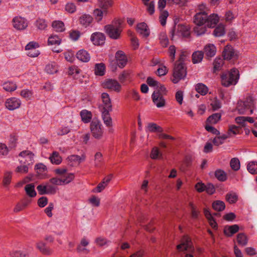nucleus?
<instances>
[{
	"mask_svg": "<svg viewBox=\"0 0 257 257\" xmlns=\"http://www.w3.org/2000/svg\"><path fill=\"white\" fill-rule=\"evenodd\" d=\"M147 82L151 87L155 88L152 95L154 104L157 107H163L165 106L166 100L164 95L167 94V89L164 85L161 84L154 78L149 77L147 79Z\"/></svg>",
	"mask_w": 257,
	"mask_h": 257,
	"instance_id": "f257e3e1",
	"label": "nucleus"
},
{
	"mask_svg": "<svg viewBox=\"0 0 257 257\" xmlns=\"http://www.w3.org/2000/svg\"><path fill=\"white\" fill-rule=\"evenodd\" d=\"M122 24L121 19H115L111 23L104 26V32L110 39L118 40L121 38L123 31Z\"/></svg>",
	"mask_w": 257,
	"mask_h": 257,
	"instance_id": "f03ea898",
	"label": "nucleus"
},
{
	"mask_svg": "<svg viewBox=\"0 0 257 257\" xmlns=\"http://www.w3.org/2000/svg\"><path fill=\"white\" fill-rule=\"evenodd\" d=\"M220 16L215 13L209 16L201 13H197L194 16V23L197 24H205L207 28H214L220 21Z\"/></svg>",
	"mask_w": 257,
	"mask_h": 257,
	"instance_id": "7ed1b4c3",
	"label": "nucleus"
},
{
	"mask_svg": "<svg viewBox=\"0 0 257 257\" xmlns=\"http://www.w3.org/2000/svg\"><path fill=\"white\" fill-rule=\"evenodd\" d=\"M239 70L235 68L223 72L221 75V84L224 87H229L237 84L239 79Z\"/></svg>",
	"mask_w": 257,
	"mask_h": 257,
	"instance_id": "20e7f679",
	"label": "nucleus"
},
{
	"mask_svg": "<svg viewBox=\"0 0 257 257\" xmlns=\"http://www.w3.org/2000/svg\"><path fill=\"white\" fill-rule=\"evenodd\" d=\"M177 249L178 251H188L184 257H194L192 254L194 251V248L192 245L191 239L187 235L183 236L180 240V243L177 245Z\"/></svg>",
	"mask_w": 257,
	"mask_h": 257,
	"instance_id": "39448f33",
	"label": "nucleus"
},
{
	"mask_svg": "<svg viewBox=\"0 0 257 257\" xmlns=\"http://www.w3.org/2000/svg\"><path fill=\"white\" fill-rule=\"evenodd\" d=\"M186 75V68L184 63L176 62L173 69L171 81L177 83L180 80L184 78Z\"/></svg>",
	"mask_w": 257,
	"mask_h": 257,
	"instance_id": "423d86ee",
	"label": "nucleus"
},
{
	"mask_svg": "<svg viewBox=\"0 0 257 257\" xmlns=\"http://www.w3.org/2000/svg\"><path fill=\"white\" fill-rule=\"evenodd\" d=\"M236 108L239 111L252 112L255 110V101L252 97H248L244 100L238 102Z\"/></svg>",
	"mask_w": 257,
	"mask_h": 257,
	"instance_id": "0eeeda50",
	"label": "nucleus"
},
{
	"mask_svg": "<svg viewBox=\"0 0 257 257\" xmlns=\"http://www.w3.org/2000/svg\"><path fill=\"white\" fill-rule=\"evenodd\" d=\"M100 85L103 88L110 91L119 92L122 89L121 85L114 79H105L101 81Z\"/></svg>",
	"mask_w": 257,
	"mask_h": 257,
	"instance_id": "6e6552de",
	"label": "nucleus"
},
{
	"mask_svg": "<svg viewBox=\"0 0 257 257\" xmlns=\"http://www.w3.org/2000/svg\"><path fill=\"white\" fill-rule=\"evenodd\" d=\"M90 131L94 138L101 139L103 134L104 128L100 121L97 119H93L90 123Z\"/></svg>",
	"mask_w": 257,
	"mask_h": 257,
	"instance_id": "1a4fd4ad",
	"label": "nucleus"
},
{
	"mask_svg": "<svg viewBox=\"0 0 257 257\" xmlns=\"http://www.w3.org/2000/svg\"><path fill=\"white\" fill-rule=\"evenodd\" d=\"M12 24L13 27L16 30L23 31L28 27V22L25 18L17 16L13 18Z\"/></svg>",
	"mask_w": 257,
	"mask_h": 257,
	"instance_id": "9d476101",
	"label": "nucleus"
},
{
	"mask_svg": "<svg viewBox=\"0 0 257 257\" xmlns=\"http://www.w3.org/2000/svg\"><path fill=\"white\" fill-rule=\"evenodd\" d=\"M190 28L189 25L186 24L176 25L173 32V37L176 35L183 37H187L190 36Z\"/></svg>",
	"mask_w": 257,
	"mask_h": 257,
	"instance_id": "9b49d317",
	"label": "nucleus"
},
{
	"mask_svg": "<svg viewBox=\"0 0 257 257\" xmlns=\"http://www.w3.org/2000/svg\"><path fill=\"white\" fill-rule=\"evenodd\" d=\"M40 45L38 43L35 41L29 42L25 47V50L27 51V55L31 57H38L40 52L38 49Z\"/></svg>",
	"mask_w": 257,
	"mask_h": 257,
	"instance_id": "f8f14e48",
	"label": "nucleus"
},
{
	"mask_svg": "<svg viewBox=\"0 0 257 257\" xmlns=\"http://www.w3.org/2000/svg\"><path fill=\"white\" fill-rule=\"evenodd\" d=\"M105 35L100 32H95L93 33L90 37V40L93 45L95 46H102L105 42Z\"/></svg>",
	"mask_w": 257,
	"mask_h": 257,
	"instance_id": "ddd939ff",
	"label": "nucleus"
},
{
	"mask_svg": "<svg viewBox=\"0 0 257 257\" xmlns=\"http://www.w3.org/2000/svg\"><path fill=\"white\" fill-rule=\"evenodd\" d=\"M238 56V53L231 46H226L222 52V56L225 60L236 59Z\"/></svg>",
	"mask_w": 257,
	"mask_h": 257,
	"instance_id": "4468645a",
	"label": "nucleus"
},
{
	"mask_svg": "<svg viewBox=\"0 0 257 257\" xmlns=\"http://www.w3.org/2000/svg\"><path fill=\"white\" fill-rule=\"evenodd\" d=\"M101 97L103 102V106L100 107V110L102 112H109L112 111L110 99L108 94L104 92L102 93Z\"/></svg>",
	"mask_w": 257,
	"mask_h": 257,
	"instance_id": "2eb2a0df",
	"label": "nucleus"
},
{
	"mask_svg": "<svg viewBox=\"0 0 257 257\" xmlns=\"http://www.w3.org/2000/svg\"><path fill=\"white\" fill-rule=\"evenodd\" d=\"M21 100L17 97H13L7 99L5 106L9 110H14L20 107Z\"/></svg>",
	"mask_w": 257,
	"mask_h": 257,
	"instance_id": "dca6fc26",
	"label": "nucleus"
},
{
	"mask_svg": "<svg viewBox=\"0 0 257 257\" xmlns=\"http://www.w3.org/2000/svg\"><path fill=\"white\" fill-rule=\"evenodd\" d=\"M79 24L84 28L91 26L94 22L93 17L88 14H83L79 18Z\"/></svg>",
	"mask_w": 257,
	"mask_h": 257,
	"instance_id": "f3484780",
	"label": "nucleus"
},
{
	"mask_svg": "<svg viewBox=\"0 0 257 257\" xmlns=\"http://www.w3.org/2000/svg\"><path fill=\"white\" fill-rule=\"evenodd\" d=\"M108 13V10L102 9L101 8H95L93 10L92 14L94 20L96 22H100L104 17L106 16Z\"/></svg>",
	"mask_w": 257,
	"mask_h": 257,
	"instance_id": "a211bd4d",
	"label": "nucleus"
},
{
	"mask_svg": "<svg viewBox=\"0 0 257 257\" xmlns=\"http://www.w3.org/2000/svg\"><path fill=\"white\" fill-rule=\"evenodd\" d=\"M136 31L143 38H147L150 34L149 27L144 22L138 23L136 26Z\"/></svg>",
	"mask_w": 257,
	"mask_h": 257,
	"instance_id": "6ab92c4d",
	"label": "nucleus"
},
{
	"mask_svg": "<svg viewBox=\"0 0 257 257\" xmlns=\"http://www.w3.org/2000/svg\"><path fill=\"white\" fill-rule=\"evenodd\" d=\"M19 156L24 159H19L21 164H30L33 163L34 154L30 151L25 150L19 154Z\"/></svg>",
	"mask_w": 257,
	"mask_h": 257,
	"instance_id": "aec40b11",
	"label": "nucleus"
},
{
	"mask_svg": "<svg viewBox=\"0 0 257 257\" xmlns=\"http://www.w3.org/2000/svg\"><path fill=\"white\" fill-rule=\"evenodd\" d=\"M74 178L73 174L67 175L66 178L60 177V178H52L50 180V182L56 185H61L62 184H68Z\"/></svg>",
	"mask_w": 257,
	"mask_h": 257,
	"instance_id": "412c9836",
	"label": "nucleus"
},
{
	"mask_svg": "<svg viewBox=\"0 0 257 257\" xmlns=\"http://www.w3.org/2000/svg\"><path fill=\"white\" fill-rule=\"evenodd\" d=\"M216 52V46L213 44L208 43L204 46L203 52L207 58H210L215 55Z\"/></svg>",
	"mask_w": 257,
	"mask_h": 257,
	"instance_id": "4be33fe9",
	"label": "nucleus"
},
{
	"mask_svg": "<svg viewBox=\"0 0 257 257\" xmlns=\"http://www.w3.org/2000/svg\"><path fill=\"white\" fill-rule=\"evenodd\" d=\"M115 60L118 66L120 68L124 67L127 62V59L123 52L117 51L115 54Z\"/></svg>",
	"mask_w": 257,
	"mask_h": 257,
	"instance_id": "5701e85b",
	"label": "nucleus"
},
{
	"mask_svg": "<svg viewBox=\"0 0 257 257\" xmlns=\"http://www.w3.org/2000/svg\"><path fill=\"white\" fill-rule=\"evenodd\" d=\"M76 56L79 61L84 63L89 62L91 58L90 54L84 49L79 50L77 52Z\"/></svg>",
	"mask_w": 257,
	"mask_h": 257,
	"instance_id": "b1692460",
	"label": "nucleus"
},
{
	"mask_svg": "<svg viewBox=\"0 0 257 257\" xmlns=\"http://www.w3.org/2000/svg\"><path fill=\"white\" fill-rule=\"evenodd\" d=\"M94 73L97 76H103L106 72V66L103 63H98L94 65Z\"/></svg>",
	"mask_w": 257,
	"mask_h": 257,
	"instance_id": "393cba45",
	"label": "nucleus"
},
{
	"mask_svg": "<svg viewBox=\"0 0 257 257\" xmlns=\"http://www.w3.org/2000/svg\"><path fill=\"white\" fill-rule=\"evenodd\" d=\"M45 72L48 74H54L58 71V65L55 62H51L46 65Z\"/></svg>",
	"mask_w": 257,
	"mask_h": 257,
	"instance_id": "a878e982",
	"label": "nucleus"
},
{
	"mask_svg": "<svg viewBox=\"0 0 257 257\" xmlns=\"http://www.w3.org/2000/svg\"><path fill=\"white\" fill-rule=\"evenodd\" d=\"M239 226L237 224L226 225L224 228V233L227 236H231L239 230Z\"/></svg>",
	"mask_w": 257,
	"mask_h": 257,
	"instance_id": "bb28decb",
	"label": "nucleus"
},
{
	"mask_svg": "<svg viewBox=\"0 0 257 257\" xmlns=\"http://www.w3.org/2000/svg\"><path fill=\"white\" fill-rule=\"evenodd\" d=\"M61 38L56 34H52L49 36L47 40V44L48 46H58L61 44Z\"/></svg>",
	"mask_w": 257,
	"mask_h": 257,
	"instance_id": "cd10ccee",
	"label": "nucleus"
},
{
	"mask_svg": "<svg viewBox=\"0 0 257 257\" xmlns=\"http://www.w3.org/2000/svg\"><path fill=\"white\" fill-rule=\"evenodd\" d=\"M210 104L208 107V110L210 111L218 110L221 106V104L216 97L210 98Z\"/></svg>",
	"mask_w": 257,
	"mask_h": 257,
	"instance_id": "c85d7f7f",
	"label": "nucleus"
},
{
	"mask_svg": "<svg viewBox=\"0 0 257 257\" xmlns=\"http://www.w3.org/2000/svg\"><path fill=\"white\" fill-rule=\"evenodd\" d=\"M51 26L54 31L58 33L63 32L66 30L64 23L60 20L52 22Z\"/></svg>",
	"mask_w": 257,
	"mask_h": 257,
	"instance_id": "c756f323",
	"label": "nucleus"
},
{
	"mask_svg": "<svg viewBox=\"0 0 257 257\" xmlns=\"http://www.w3.org/2000/svg\"><path fill=\"white\" fill-rule=\"evenodd\" d=\"M235 121L237 123L240 124L241 126H245L246 122L249 123L254 122V119L253 117L249 116H239L235 118Z\"/></svg>",
	"mask_w": 257,
	"mask_h": 257,
	"instance_id": "7c9ffc66",
	"label": "nucleus"
},
{
	"mask_svg": "<svg viewBox=\"0 0 257 257\" xmlns=\"http://www.w3.org/2000/svg\"><path fill=\"white\" fill-rule=\"evenodd\" d=\"M2 86L5 90L8 92L14 91L18 88L16 83L9 81L4 82L2 84Z\"/></svg>",
	"mask_w": 257,
	"mask_h": 257,
	"instance_id": "2f4dec72",
	"label": "nucleus"
},
{
	"mask_svg": "<svg viewBox=\"0 0 257 257\" xmlns=\"http://www.w3.org/2000/svg\"><path fill=\"white\" fill-rule=\"evenodd\" d=\"M195 90L201 95H205L207 94L209 91L208 87L204 84L199 83L195 85Z\"/></svg>",
	"mask_w": 257,
	"mask_h": 257,
	"instance_id": "473e14b6",
	"label": "nucleus"
},
{
	"mask_svg": "<svg viewBox=\"0 0 257 257\" xmlns=\"http://www.w3.org/2000/svg\"><path fill=\"white\" fill-rule=\"evenodd\" d=\"M80 73V70L75 65H72L68 68L67 74L74 79L77 78L78 75Z\"/></svg>",
	"mask_w": 257,
	"mask_h": 257,
	"instance_id": "72a5a7b5",
	"label": "nucleus"
},
{
	"mask_svg": "<svg viewBox=\"0 0 257 257\" xmlns=\"http://www.w3.org/2000/svg\"><path fill=\"white\" fill-rule=\"evenodd\" d=\"M20 95L26 100H30L33 98V92L30 89H24L20 91Z\"/></svg>",
	"mask_w": 257,
	"mask_h": 257,
	"instance_id": "f704fd0d",
	"label": "nucleus"
},
{
	"mask_svg": "<svg viewBox=\"0 0 257 257\" xmlns=\"http://www.w3.org/2000/svg\"><path fill=\"white\" fill-rule=\"evenodd\" d=\"M204 53L201 51H196L192 55V60L194 64L201 62L203 58Z\"/></svg>",
	"mask_w": 257,
	"mask_h": 257,
	"instance_id": "c9c22d12",
	"label": "nucleus"
},
{
	"mask_svg": "<svg viewBox=\"0 0 257 257\" xmlns=\"http://www.w3.org/2000/svg\"><path fill=\"white\" fill-rule=\"evenodd\" d=\"M195 24L196 26L194 28V32L197 36L202 35L206 32L207 27L205 24Z\"/></svg>",
	"mask_w": 257,
	"mask_h": 257,
	"instance_id": "e433bc0d",
	"label": "nucleus"
},
{
	"mask_svg": "<svg viewBox=\"0 0 257 257\" xmlns=\"http://www.w3.org/2000/svg\"><path fill=\"white\" fill-rule=\"evenodd\" d=\"M225 33V26L223 24L218 25L214 30L213 35L216 37H221Z\"/></svg>",
	"mask_w": 257,
	"mask_h": 257,
	"instance_id": "4c0bfd02",
	"label": "nucleus"
},
{
	"mask_svg": "<svg viewBox=\"0 0 257 257\" xmlns=\"http://www.w3.org/2000/svg\"><path fill=\"white\" fill-rule=\"evenodd\" d=\"M97 2L100 8L107 10L113 5V0H97Z\"/></svg>",
	"mask_w": 257,
	"mask_h": 257,
	"instance_id": "58836bf2",
	"label": "nucleus"
},
{
	"mask_svg": "<svg viewBox=\"0 0 257 257\" xmlns=\"http://www.w3.org/2000/svg\"><path fill=\"white\" fill-rule=\"evenodd\" d=\"M25 190L27 194L30 197H34L37 193L35 190V186L33 184H29L25 186Z\"/></svg>",
	"mask_w": 257,
	"mask_h": 257,
	"instance_id": "ea45409f",
	"label": "nucleus"
},
{
	"mask_svg": "<svg viewBox=\"0 0 257 257\" xmlns=\"http://www.w3.org/2000/svg\"><path fill=\"white\" fill-rule=\"evenodd\" d=\"M221 118L220 113H212L209 116L206 120V123L214 124L218 122Z\"/></svg>",
	"mask_w": 257,
	"mask_h": 257,
	"instance_id": "a19ab883",
	"label": "nucleus"
},
{
	"mask_svg": "<svg viewBox=\"0 0 257 257\" xmlns=\"http://www.w3.org/2000/svg\"><path fill=\"white\" fill-rule=\"evenodd\" d=\"M212 206L214 210L217 211H222L225 209V205L222 201L216 200L212 203Z\"/></svg>",
	"mask_w": 257,
	"mask_h": 257,
	"instance_id": "79ce46f5",
	"label": "nucleus"
},
{
	"mask_svg": "<svg viewBox=\"0 0 257 257\" xmlns=\"http://www.w3.org/2000/svg\"><path fill=\"white\" fill-rule=\"evenodd\" d=\"M49 159L52 164L56 165H59L62 162L61 157L60 156L59 154L56 151L53 152L52 154L50 156Z\"/></svg>",
	"mask_w": 257,
	"mask_h": 257,
	"instance_id": "37998d69",
	"label": "nucleus"
},
{
	"mask_svg": "<svg viewBox=\"0 0 257 257\" xmlns=\"http://www.w3.org/2000/svg\"><path fill=\"white\" fill-rule=\"evenodd\" d=\"M146 131H149L150 132H159L162 133L163 131V128L160 126L157 125V124L155 123H149L148 124V126L146 128Z\"/></svg>",
	"mask_w": 257,
	"mask_h": 257,
	"instance_id": "c03bdc74",
	"label": "nucleus"
},
{
	"mask_svg": "<svg viewBox=\"0 0 257 257\" xmlns=\"http://www.w3.org/2000/svg\"><path fill=\"white\" fill-rule=\"evenodd\" d=\"M64 9L65 12L69 14H73L77 11V7L73 2H68L65 5Z\"/></svg>",
	"mask_w": 257,
	"mask_h": 257,
	"instance_id": "a18cd8bd",
	"label": "nucleus"
},
{
	"mask_svg": "<svg viewBox=\"0 0 257 257\" xmlns=\"http://www.w3.org/2000/svg\"><path fill=\"white\" fill-rule=\"evenodd\" d=\"M237 241L239 245L245 246L248 242V238L246 235L243 233H240L237 234Z\"/></svg>",
	"mask_w": 257,
	"mask_h": 257,
	"instance_id": "49530a36",
	"label": "nucleus"
},
{
	"mask_svg": "<svg viewBox=\"0 0 257 257\" xmlns=\"http://www.w3.org/2000/svg\"><path fill=\"white\" fill-rule=\"evenodd\" d=\"M236 15L231 11H227L224 15V20L225 22L231 23L235 19Z\"/></svg>",
	"mask_w": 257,
	"mask_h": 257,
	"instance_id": "de8ad7c7",
	"label": "nucleus"
},
{
	"mask_svg": "<svg viewBox=\"0 0 257 257\" xmlns=\"http://www.w3.org/2000/svg\"><path fill=\"white\" fill-rule=\"evenodd\" d=\"M69 38L73 41H77L81 36V33L79 31L76 30H71L68 32Z\"/></svg>",
	"mask_w": 257,
	"mask_h": 257,
	"instance_id": "09e8293b",
	"label": "nucleus"
},
{
	"mask_svg": "<svg viewBox=\"0 0 257 257\" xmlns=\"http://www.w3.org/2000/svg\"><path fill=\"white\" fill-rule=\"evenodd\" d=\"M36 27L39 30H44L48 26L47 21L43 19H38L35 23Z\"/></svg>",
	"mask_w": 257,
	"mask_h": 257,
	"instance_id": "8fccbe9b",
	"label": "nucleus"
},
{
	"mask_svg": "<svg viewBox=\"0 0 257 257\" xmlns=\"http://www.w3.org/2000/svg\"><path fill=\"white\" fill-rule=\"evenodd\" d=\"M247 169L252 174H257V162L255 161L249 162L247 166Z\"/></svg>",
	"mask_w": 257,
	"mask_h": 257,
	"instance_id": "3c124183",
	"label": "nucleus"
},
{
	"mask_svg": "<svg viewBox=\"0 0 257 257\" xmlns=\"http://www.w3.org/2000/svg\"><path fill=\"white\" fill-rule=\"evenodd\" d=\"M168 71L169 69L167 66L163 64H159L156 72V74L159 76H165L168 73Z\"/></svg>",
	"mask_w": 257,
	"mask_h": 257,
	"instance_id": "603ef678",
	"label": "nucleus"
},
{
	"mask_svg": "<svg viewBox=\"0 0 257 257\" xmlns=\"http://www.w3.org/2000/svg\"><path fill=\"white\" fill-rule=\"evenodd\" d=\"M223 64V61L221 58H216L213 62V72L218 71Z\"/></svg>",
	"mask_w": 257,
	"mask_h": 257,
	"instance_id": "864d4df0",
	"label": "nucleus"
},
{
	"mask_svg": "<svg viewBox=\"0 0 257 257\" xmlns=\"http://www.w3.org/2000/svg\"><path fill=\"white\" fill-rule=\"evenodd\" d=\"M215 177L220 181H224L226 180V174L224 171L219 169L215 172Z\"/></svg>",
	"mask_w": 257,
	"mask_h": 257,
	"instance_id": "5fc2aeb1",
	"label": "nucleus"
},
{
	"mask_svg": "<svg viewBox=\"0 0 257 257\" xmlns=\"http://www.w3.org/2000/svg\"><path fill=\"white\" fill-rule=\"evenodd\" d=\"M37 248L43 253L49 254L51 253L50 250L46 247V244L42 241L39 242L37 245Z\"/></svg>",
	"mask_w": 257,
	"mask_h": 257,
	"instance_id": "6e6d98bb",
	"label": "nucleus"
},
{
	"mask_svg": "<svg viewBox=\"0 0 257 257\" xmlns=\"http://www.w3.org/2000/svg\"><path fill=\"white\" fill-rule=\"evenodd\" d=\"M103 161L102 154L100 152H97L94 155V166L99 167Z\"/></svg>",
	"mask_w": 257,
	"mask_h": 257,
	"instance_id": "4d7b16f0",
	"label": "nucleus"
},
{
	"mask_svg": "<svg viewBox=\"0 0 257 257\" xmlns=\"http://www.w3.org/2000/svg\"><path fill=\"white\" fill-rule=\"evenodd\" d=\"M12 172H6L4 176L3 183L5 187L8 186L11 182Z\"/></svg>",
	"mask_w": 257,
	"mask_h": 257,
	"instance_id": "13d9d810",
	"label": "nucleus"
},
{
	"mask_svg": "<svg viewBox=\"0 0 257 257\" xmlns=\"http://www.w3.org/2000/svg\"><path fill=\"white\" fill-rule=\"evenodd\" d=\"M190 53L187 50H181L180 52L179 59L177 62L183 63L188 58Z\"/></svg>",
	"mask_w": 257,
	"mask_h": 257,
	"instance_id": "bf43d9fd",
	"label": "nucleus"
},
{
	"mask_svg": "<svg viewBox=\"0 0 257 257\" xmlns=\"http://www.w3.org/2000/svg\"><path fill=\"white\" fill-rule=\"evenodd\" d=\"M231 168L234 171H237L240 168V162L237 158L232 159L230 162Z\"/></svg>",
	"mask_w": 257,
	"mask_h": 257,
	"instance_id": "052dcab7",
	"label": "nucleus"
},
{
	"mask_svg": "<svg viewBox=\"0 0 257 257\" xmlns=\"http://www.w3.org/2000/svg\"><path fill=\"white\" fill-rule=\"evenodd\" d=\"M147 7V12L150 14L152 15L155 12V3L153 1H148L144 3Z\"/></svg>",
	"mask_w": 257,
	"mask_h": 257,
	"instance_id": "680f3d73",
	"label": "nucleus"
},
{
	"mask_svg": "<svg viewBox=\"0 0 257 257\" xmlns=\"http://www.w3.org/2000/svg\"><path fill=\"white\" fill-rule=\"evenodd\" d=\"M226 200L230 204L234 203L237 200V196L234 193H229L226 194Z\"/></svg>",
	"mask_w": 257,
	"mask_h": 257,
	"instance_id": "e2e57ef3",
	"label": "nucleus"
},
{
	"mask_svg": "<svg viewBox=\"0 0 257 257\" xmlns=\"http://www.w3.org/2000/svg\"><path fill=\"white\" fill-rule=\"evenodd\" d=\"M162 154L160 153L157 147H154L151 151V157L153 159H157L162 157Z\"/></svg>",
	"mask_w": 257,
	"mask_h": 257,
	"instance_id": "0e129e2a",
	"label": "nucleus"
},
{
	"mask_svg": "<svg viewBox=\"0 0 257 257\" xmlns=\"http://www.w3.org/2000/svg\"><path fill=\"white\" fill-rule=\"evenodd\" d=\"M30 200H27L25 202L23 203V204L18 203L14 209V211L15 212H18L23 210V209L26 207L28 204L30 202Z\"/></svg>",
	"mask_w": 257,
	"mask_h": 257,
	"instance_id": "69168bd1",
	"label": "nucleus"
},
{
	"mask_svg": "<svg viewBox=\"0 0 257 257\" xmlns=\"http://www.w3.org/2000/svg\"><path fill=\"white\" fill-rule=\"evenodd\" d=\"M102 118L103 120L104 123L106 126H109L111 125L112 120L109 113H102Z\"/></svg>",
	"mask_w": 257,
	"mask_h": 257,
	"instance_id": "338daca9",
	"label": "nucleus"
},
{
	"mask_svg": "<svg viewBox=\"0 0 257 257\" xmlns=\"http://www.w3.org/2000/svg\"><path fill=\"white\" fill-rule=\"evenodd\" d=\"M191 163V160L189 157H186L183 163L180 166V169L182 171H185L187 168H188Z\"/></svg>",
	"mask_w": 257,
	"mask_h": 257,
	"instance_id": "774afa93",
	"label": "nucleus"
}]
</instances>
